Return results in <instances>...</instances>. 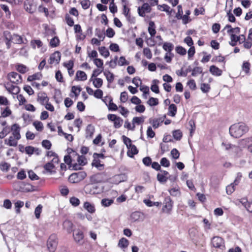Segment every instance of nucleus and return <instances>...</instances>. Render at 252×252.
Segmentation results:
<instances>
[{"instance_id":"nucleus-54","label":"nucleus","mask_w":252,"mask_h":252,"mask_svg":"<svg viewBox=\"0 0 252 252\" xmlns=\"http://www.w3.org/2000/svg\"><path fill=\"white\" fill-rule=\"evenodd\" d=\"M15 96H16V98L19 101V105L20 106L24 104L26 102V99L22 94H17Z\"/></svg>"},{"instance_id":"nucleus-26","label":"nucleus","mask_w":252,"mask_h":252,"mask_svg":"<svg viewBox=\"0 0 252 252\" xmlns=\"http://www.w3.org/2000/svg\"><path fill=\"white\" fill-rule=\"evenodd\" d=\"M84 208L90 213H94L95 211L94 205L89 202H85L83 205Z\"/></svg>"},{"instance_id":"nucleus-17","label":"nucleus","mask_w":252,"mask_h":252,"mask_svg":"<svg viewBox=\"0 0 252 252\" xmlns=\"http://www.w3.org/2000/svg\"><path fill=\"white\" fill-rule=\"evenodd\" d=\"M37 101L44 105L49 101V98L46 93L40 92L38 94Z\"/></svg>"},{"instance_id":"nucleus-30","label":"nucleus","mask_w":252,"mask_h":252,"mask_svg":"<svg viewBox=\"0 0 252 252\" xmlns=\"http://www.w3.org/2000/svg\"><path fill=\"white\" fill-rule=\"evenodd\" d=\"M72 155L76 156L77 162L80 165H84L87 163V159L84 156L77 155L74 152Z\"/></svg>"},{"instance_id":"nucleus-42","label":"nucleus","mask_w":252,"mask_h":252,"mask_svg":"<svg viewBox=\"0 0 252 252\" xmlns=\"http://www.w3.org/2000/svg\"><path fill=\"white\" fill-rule=\"evenodd\" d=\"M16 70L21 73H25L28 71L27 67L22 64H18L16 65Z\"/></svg>"},{"instance_id":"nucleus-8","label":"nucleus","mask_w":252,"mask_h":252,"mask_svg":"<svg viewBox=\"0 0 252 252\" xmlns=\"http://www.w3.org/2000/svg\"><path fill=\"white\" fill-rule=\"evenodd\" d=\"M239 148L249 149L252 145V136L241 139L238 141Z\"/></svg>"},{"instance_id":"nucleus-14","label":"nucleus","mask_w":252,"mask_h":252,"mask_svg":"<svg viewBox=\"0 0 252 252\" xmlns=\"http://www.w3.org/2000/svg\"><path fill=\"white\" fill-rule=\"evenodd\" d=\"M61 60V54L59 52H55L50 57L48 62L51 64H57L59 63Z\"/></svg>"},{"instance_id":"nucleus-11","label":"nucleus","mask_w":252,"mask_h":252,"mask_svg":"<svg viewBox=\"0 0 252 252\" xmlns=\"http://www.w3.org/2000/svg\"><path fill=\"white\" fill-rule=\"evenodd\" d=\"M5 87L9 93L13 94V98H15V95L20 92V88L18 86L8 83L5 85Z\"/></svg>"},{"instance_id":"nucleus-44","label":"nucleus","mask_w":252,"mask_h":252,"mask_svg":"<svg viewBox=\"0 0 252 252\" xmlns=\"http://www.w3.org/2000/svg\"><path fill=\"white\" fill-rule=\"evenodd\" d=\"M92 165L98 169L101 170L103 169L104 165L102 164L99 159H94L92 162Z\"/></svg>"},{"instance_id":"nucleus-2","label":"nucleus","mask_w":252,"mask_h":252,"mask_svg":"<svg viewBox=\"0 0 252 252\" xmlns=\"http://www.w3.org/2000/svg\"><path fill=\"white\" fill-rule=\"evenodd\" d=\"M58 244V238L56 234H51L47 241V248L49 252H55Z\"/></svg>"},{"instance_id":"nucleus-23","label":"nucleus","mask_w":252,"mask_h":252,"mask_svg":"<svg viewBox=\"0 0 252 252\" xmlns=\"http://www.w3.org/2000/svg\"><path fill=\"white\" fill-rule=\"evenodd\" d=\"M90 81L92 82L93 85L96 88H100L103 85V80L100 78H90Z\"/></svg>"},{"instance_id":"nucleus-21","label":"nucleus","mask_w":252,"mask_h":252,"mask_svg":"<svg viewBox=\"0 0 252 252\" xmlns=\"http://www.w3.org/2000/svg\"><path fill=\"white\" fill-rule=\"evenodd\" d=\"M129 245V241L127 239L125 238H121L118 243V246L122 249L124 252L126 251V250L127 248Z\"/></svg>"},{"instance_id":"nucleus-5","label":"nucleus","mask_w":252,"mask_h":252,"mask_svg":"<svg viewBox=\"0 0 252 252\" xmlns=\"http://www.w3.org/2000/svg\"><path fill=\"white\" fill-rule=\"evenodd\" d=\"M84 190L86 194H98L100 192V189L98 186L94 184L86 185L84 188Z\"/></svg>"},{"instance_id":"nucleus-31","label":"nucleus","mask_w":252,"mask_h":252,"mask_svg":"<svg viewBox=\"0 0 252 252\" xmlns=\"http://www.w3.org/2000/svg\"><path fill=\"white\" fill-rule=\"evenodd\" d=\"M162 44V48L166 52H171L174 49V45L172 43L166 42Z\"/></svg>"},{"instance_id":"nucleus-7","label":"nucleus","mask_w":252,"mask_h":252,"mask_svg":"<svg viewBox=\"0 0 252 252\" xmlns=\"http://www.w3.org/2000/svg\"><path fill=\"white\" fill-rule=\"evenodd\" d=\"M173 202L169 197L165 198L163 202L162 211L167 214H170L172 210Z\"/></svg>"},{"instance_id":"nucleus-4","label":"nucleus","mask_w":252,"mask_h":252,"mask_svg":"<svg viewBox=\"0 0 252 252\" xmlns=\"http://www.w3.org/2000/svg\"><path fill=\"white\" fill-rule=\"evenodd\" d=\"M221 146L226 150H231L232 152H235L236 157H240L242 156V150L238 146L232 145L226 142H223L221 143Z\"/></svg>"},{"instance_id":"nucleus-22","label":"nucleus","mask_w":252,"mask_h":252,"mask_svg":"<svg viewBox=\"0 0 252 252\" xmlns=\"http://www.w3.org/2000/svg\"><path fill=\"white\" fill-rule=\"evenodd\" d=\"M34 190V187L29 184L22 183L20 186V190L23 192H31Z\"/></svg>"},{"instance_id":"nucleus-12","label":"nucleus","mask_w":252,"mask_h":252,"mask_svg":"<svg viewBox=\"0 0 252 252\" xmlns=\"http://www.w3.org/2000/svg\"><path fill=\"white\" fill-rule=\"evenodd\" d=\"M73 238L74 241L78 244H82V241L84 238V234L83 232L78 229L74 230Z\"/></svg>"},{"instance_id":"nucleus-45","label":"nucleus","mask_w":252,"mask_h":252,"mask_svg":"<svg viewBox=\"0 0 252 252\" xmlns=\"http://www.w3.org/2000/svg\"><path fill=\"white\" fill-rule=\"evenodd\" d=\"M33 126L35 129L38 131H42L43 129V125L40 121H36L33 123Z\"/></svg>"},{"instance_id":"nucleus-47","label":"nucleus","mask_w":252,"mask_h":252,"mask_svg":"<svg viewBox=\"0 0 252 252\" xmlns=\"http://www.w3.org/2000/svg\"><path fill=\"white\" fill-rule=\"evenodd\" d=\"M117 63L119 66L128 65L129 63V62L127 61L123 56L121 57L119 60H117Z\"/></svg>"},{"instance_id":"nucleus-29","label":"nucleus","mask_w":252,"mask_h":252,"mask_svg":"<svg viewBox=\"0 0 252 252\" xmlns=\"http://www.w3.org/2000/svg\"><path fill=\"white\" fill-rule=\"evenodd\" d=\"M249 202L247 197H243L240 199H236L233 201V202L237 206L241 204L244 207Z\"/></svg>"},{"instance_id":"nucleus-36","label":"nucleus","mask_w":252,"mask_h":252,"mask_svg":"<svg viewBox=\"0 0 252 252\" xmlns=\"http://www.w3.org/2000/svg\"><path fill=\"white\" fill-rule=\"evenodd\" d=\"M103 74L109 83H112L114 81V75L109 70H105L103 72Z\"/></svg>"},{"instance_id":"nucleus-61","label":"nucleus","mask_w":252,"mask_h":252,"mask_svg":"<svg viewBox=\"0 0 252 252\" xmlns=\"http://www.w3.org/2000/svg\"><path fill=\"white\" fill-rule=\"evenodd\" d=\"M42 206L40 204L38 205L34 210V214L36 219L40 218V214L42 212Z\"/></svg>"},{"instance_id":"nucleus-58","label":"nucleus","mask_w":252,"mask_h":252,"mask_svg":"<svg viewBox=\"0 0 252 252\" xmlns=\"http://www.w3.org/2000/svg\"><path fill=\"white\" fill-rule=\"evenodd\" d=\"M113 123L114 127L116 128H119L122 126L123 120L120 117H118Z\"/></svg>"},{"instance_id":"nucleus-64","label":"nucleus","mask_w":252,"mask_h":252,"mask_svg":"<svg viewBox=\"0 0 252 252\" xmlns=\"http://www.w3.org/2000/svg\"><path fill=\"white\" fill-rule=\"evenodd\" d=\"M44 169L47 171L51 172L52 170L55 167V165H54V163H53L49 162L44 165Z\"/></svg>"},{"instance_id":"nucleus-3","label":"nucleus","mask_w":252,"mask_h":252,"mask_svg":"<svg viewBox=\"0 0 252 252\" xmlns=\"http://www.w3.org/2000/svg\"><path fill=\"white\" fill-rule=\"evenodd\" d=\"M87 176L84 171H80L71 174L68 177V181L71 183H77L82 181Z\"/></svg>"},{"instance_id":"nucleus-56","label":"nucleus","mask_w":252,"mask_h":252,"mask_svg":"<svg viewBox=\"0 0 252 252\" xmlns=\"http://www.w3.org/2000/svg\"><path fill=\"white\" fill-rule=\"evenodd\" d=\"M32 47L34 49L35 48L36 46L38 48H40L42 46V42L40 40H33L31 42Z\"/></svg>"},{"instance_id":"nucleus-35","label":"nucleus","mask_w":252,"mask_h":252,"mask_svg":"<svg viewBox=\"0 0 252 252\" xmlns=\"http://www.w3.org/2000/svg\"><path fill=\"white\" fill-rule=\"evenodd\" d=\"M158 9L167 12L168 15H170L172 12V10L170 7L167 4L158 5Z\"/></svg>"},{"instance_id":"nucleus-53","label":"nucleus","mask_w":252,"mask_h":252,"mask_svg":"<svg viewBox=\"0 0 252 252\" xmlns=\"http://www.w3.org/2000/svg\"><path fill=\"white\" fill-rule=\"evenodd\" d=\"M210 89V86L208 84L202 83L200 85V89L204 93H207L209 92Z\"/></svg>"},{"instance_id":"nucleus-48","label":"nucleus","mask_w":252,"mask_h":252,"mask_svg":"<svg viewBox=\"0 0 252 252\" xmlns=\"http://www.w3.org/2000/svg\"><path fill=\"white\" fill-rule=\"evenodd\" d=\"M144 121V118L143 117H135L132 119V123L134 125H139L142 123H143Z\"/></svg>"},{"instance_id":"nucleus-25","label":"nucleus","mask_w":252,"mask_h":252,"mask_svg":"<svg viewBox=\"0 0 252 252\" xmlns=\"http://www.w3.org/2000/svg\"><path fill=\"white\" fill-rule=\"evenodd\" d=\"M209 71L213 75L217 76H220L222 74V70L215 65H211Z\"/></svg>"},{"instance_id":"nucleus-55","label":"nucleus","mask_w":252,"mask_h":252,"mask_svg":"<svg viewBox=\"0 0 252 252\" xmlns=\"http://www.w3.org/2000/svg\"><path fill=\"white\" fill-rule=\"evenodd\" d=\"M60 40L58 37L55 36L53 37L50 42V45L52 47H55L58 46L59 45Z\"/></svg>"},{"instance_id":"nucleus-41","label":"nucleus","mask_w":252,"mask_h":252,"mask_svg":"<svg viewBox=\"0 0 252 252\" xmlns=\"http://www.w3.org/2000/svg\"><path fill=\"white\" fill-rule=\"evenodd\" d=\"M238 185H235L234 182L230 184L226 187V192L227 194H232L235 190V187Z\"/></svg>"},{"instance_id":"nucleus-49","label":"nucleus","mask_w":252,"mask_h":252,"mask_svg":"<svg viewBox=\"0 0 252 252\" xmlns=\"http://www.w3.org/2000/svg\"><path fill=\"white\" fill-rule=\"evenodd\" d=\"M94 64L98 67L103 69V62L100 59L95 58L94 60Z\"/></svg>"},{"instance_id":"nucleus-63","label":"nucleus","mask_w":252,"mask_h":252,"mask_svg":"<svg viewBox=\"0 0 252 252\" xmlns=\"http://www.w3.org/2000/svg\"><path fill=\"white\" fill-rule=\"evenodd\" d=\"M81 90V89L79 86H72L71 88V92L74 94L76 97L79 95Z\"/></svg>"},{"instance_id":"nucleus-51","label":"nucleus","mask_w":252,"mask_h":252,"mask_svg":"<svg viewBox=\"0 0 252 252\" xmlns=\"http://www.w3.org/2000/svg\"><path fill=\"white\" fill-rule=\"evenodd\" d=\"M169 192L171 195L174 196H179L180 194L179 188L178 187H175L171 189H170L169 190Z\"/></svg>"},{"instance_id":"nucleus-27","label":"nucleus","mask_w":252,"mask_h":252,"mask_svg":"<svg viewBox=\"0 0 252 252\" xmlns=\"http://www.w3.org/2000/svg\"><path fill=\"white\" fill-rule=\"evenodd\" d=\"M159 81L158 79H154L152 82V85L151 86V90L153 92L158 94L159 93L158 84Z\"/></svg>"},{"instance_id":"nucleus-32","label":"nucleus","mask_w":252,"mask_h":252,"mask_svg":"<svg viewBox=\"0 0 252 252\" xmlns=\"http://www.w3.org/2000/svg\"><path fill=\"white\" fill-rule=\"evenodd\" d=\"M141 214L139 212H133L130 216V220L132 222L138 221L141 218Z\"/></svg>"},{"instance_id":"nucleus-39","label":"nucleus","mask_w":252,"mask_h":252,"mask_svg":"<svg viewBox=\"0 0 252 252\" xmlns=\"http://www.w3.org/2000/svg\"><path fill=\"white\" fill-rule=\"evenodd\" d=\"M114 202L112 199L104 198L101 201V204L104 207H108L111 206Z\"/></svg>"},{"instance_id":"nucleus-28","label":"nucleus","mask_w":252,"mask_h":252,"mask_svg":"<svg viewBox=\"0 0 252 252\" xmlns=\"http://www.w3.org/2000/svg\"><path fill=\"white\" fill-rule=\"evenodd\" d=\"M76 79L80 81H85L87 79L86 73L83 71H77L76 73Z\"/></svg>"},{"instance_id":"nucleus-38","label":"nucleus","mask_w":252,"mask_h":252,"mask_svg":"<svg viewBox=\"0 0 252 252\" xmlns=\"http://www.w3.org/2000/svg\"><path fill=\"white\" fill-rule=\"evenodd\" d=\"M148 32L151 36L155 35L156 31L155 30V25L154 22L151 21L149 24Z\"/></svg>"},{"instance_id":"nucleus-18","label":"nucleus","mask_w":252,"mask_h":252,"mask_svg":"<svg viewBox=\"0 0 252 252\" xmlns=\"http://www.w3.org/2000/svg\"><path fill=\"white\" fill-rule=\"evenodd\" d=\"M168 173L166 171L161 170L160 173L157 175L158 180L160 183H165L168 179L167 175Z\"/></svg>"},{"instance_id":"nucleus-50","label":"nucleus","mask_w":252,"mask_h":252,"mask_svg":"<svg viewBox=\"0 0 252 252\" xmlns=\"http://www.w3.org/2000/svg\"><path fill=\"white\" fill-rule=\"evenodd\" d=\"M123 175H117L114 176L112 179V181L115 184H119V183L124 181Z\"/></svg>"},{"instance_id":"nucleus-6","label":"nucleus","mask_w":252,"mask_h":252,"mask_svg":"<svg viewBox=\"0 0 252 252\" xmlns=\"http://www.w3.org/2000/svg\"><path fill=\"white\" fill-rule=\"evenodd\" d=\"M7 78L11 83L18 84L22 82L21 76L17 72H11L7 75Z\"/></svg>"},{"instance_id":"nucleus-59","label":"nucleus","mask_w":252,"mask_h":252,"mask_svg":"<svg viewBox=\"0 0 252 252\" xmlns=\"http://www.w3.org/2000/svg\"><path fill=\"white\" fill-rule=\"evenodd\" d=\"M37 149H35L32 146H27L25 148V152L27 154L32 155L34 152L37 151Z\"/></svg>"},{"instance_id":"nucleus-57","label":"nucleus","mask_w":252,"mask_h":252,"mask_svg":"<svg viewBox=\"0 0 252 252\" xmlns=\"http://www.w3.org/2000/svg\"><path fill=\"white\" fill-rule=\"evenodd\" d=\"M173 136L177 140H180L182 137V133L180 130H176L173 131Z\"/></svg>"},{"instance_id":"nucleus-43","label":"nucleus","mask_w":252,"mask_h":252,"mask_svg":"<svg viewBox=\"0 0 252 252\" xmlns=\"http://www.w3.org/2000/svg\"><path fill=\"white\" fill-rule=\"evenodd\" d=\"M239 29V27L232 28L231 25L227 24L224 27L223 30H226L227 33L229 34L233 32L236 33Z\"/></svg>"},{"instance_id":"nucleus-34","label":"nucleus","mask_w":252,"mask_h":252,"mask_svg":"<svg viewBox=\"0 0 252 252\" xmlns=\"http://www.w3.org/2000/svg\"><path fill=\"white\" fill-rule=\"evenodd\" d=\"M63 228L66 230L68 233H70L72 231V223L69 220H65L63 223Z\"/></svg>"},{"instance_id":"nucleus-60","label":"nucleus","mask_w":252,"mask_h":252,"mask_svg":"<svg viewBox=\"0 0 252 252\" xmlns=\"http://www.w3.org/2000/svg\"><path fill=\"white\" fill-rule=\"evenodd\" d=\"M147 103L151 106L157 105L158 104V98L154 97H150Z\"/></svg>"},{"instance_id":"nucleus-37","label":"nucleus","mask_w":252,"mask_h":252,"mask_svg":"<svg viewBox=\"0 0 252 252\" xmlns=\"http://www.w3.org/2000/svg\"><path fill=\"white\" fill-rule=\"evenodd\" d=\"M177 112V107L174 104H171L169 105L168 108V115L174 117Z\"/></svg>"},{"instance_id":"nucleus-62","label":"nucleus","mask_w":252,"mask_h":252,"mask_svg":"<svg viewBox=\"0 0 252 252\" xmlns=\"http://www.w3.org/2000/svg\"><path fill=\"white\" fill-rule=\"evenodd\" d=\"M143 54L148 59H151L152 57L151 51L148 48L143 49Z\"/></svg>"},{"instance_id":"nucleus-33","label":"nucleus","mask_w":252,"mask_h":252,"mask_svg":"<svg viewBox=\"0 0 252 252\" xmlns=\"http://www.w3.org/2000/svg\"><path fill=\"white\" fill-rule=\"evenodd\" d=\"M162 123V121L159 118H155L150 120V123L152 125L154 128H158Z\"/></svg>"},{"instance_id":"nucleus-15","label":"nucleus","mask_w":252,"mask_h":252,"mask_svg":"<svg viewBox=\"0 0 252 252\" xmlns=\"http://www.w3.org/2000/svg\"><path fill=\"white\" fill-rule=\"evenodd\" d=\"M240 32V29H239L237 32H232L228 34L230 36V41L229 42V44L232 46H235L236 45L237 43L238 42V37Z\"/></svg>"},{"instance_id":"nucleus-1","label":"nucleus","mask_w":252,"mask_h":252,"mask_svg":"<svg viewBox=\"0 0 252 252\" xmlns=\"http://www.w3.org/2000/svg\"><path fill=\"white\" fill-rule=\"evenodd\" d=\"M249 130V127L244 123H239L232 125L229 128V133L234 138H239Z\"/></svg>"},{"instance_id":"nucleus-46","label":"nucleus","mask_w":252,"mask_h":252,"mask_svg":"<svg viewBox=\"0 0 252 252\" xmlns=\"http://www.w3.org/2000/svg\"><path fill=\"white\" fill-rule=\"evenodd\" d=\"M10 167L9 163L6 162H2L0 163V169L3 172H7Z\"/></svg>"},{"instance_id":"nucleus-52","label":"nucleus","mask_w":252,"mask_h":252,"mask_svg":"<svg viewBox=\"0 0 252 252\" xmlns=\"http://www.w3.org/2000/svg\"><path fill=\"white\" fill-rule=\"evenodd\" d=\"M41 78V74L40 73H35L32 75H30L28 77V81H32L35 80H40Z\"/></svg>"},{"instance_id":"nucleus-13","label":"nucleus","mask_w":252,"mask_h":252,"mask_svg":"<svg viewBox=\"0 0 252 252\" xmlns=\"http://www.w3.org/2000/svg\"><path fill=\"white\" fill-rule=\"evenodd\" d=\"M24 7L26 10L30 13H33L36 10L33 0H26L25 2Z\"/></svg>"},{"instance_id":"nucleus-20","label":"nucleus","mask_w":252,"mask_h":252,"mask_svg":"<svg viewBox=\"0 0 252 252\" xmlns=\"http://www.w3.org/2000/svg\"><path fill=\"white\" fill-rule=\"evenodd\" d=\"M3 36L5 39V43L7 48H9L11 46V42H12V38L13 35L8 31H5L3 32Z\"/></svg>"},{"instance_id":"nucleus-10","label":"nucleus","mask_w":252,"mask_h":252,"mask_svg":"<svg viewBox=\"0 0 252 252\" xmlns=\"http://www.w3.org/2000/svg\"><path fill=\"white\" fill-rule=\"evenodd\" d=\"M151 11V6L147 3H144L142 6L138 8V14L141 17L145 16L146 14L150 13Z\"/></svg>"},{"instance_id":"nucleus-9","label":"nucleus","mask_w":252,"mask_h":252,"mask_svg":"<svg viewBox=\"0 0 252 252\" xmlns=\"http://www.w3.org/2000/svg\"><path fill=\"white\" fill-rule=\"evenodd\" d=\"M213 246L216 248L222 249L224 248V243L223 239L219 236L214 237L211 240Z\"/></svg>"},{"instance_id":"nucleus-19","label":"nucleus","mask_w":252,"mask_h":252,"mask_svg":"<svg viewBox=\"0 0 252 252\" xmlns=\"http://www.w3.org/2000/svg\"><path fill=\"white\" fill-rule=\"evenodd\" d=\"M19 139H17L16 137L11 136L9 138L5 139L4 140V143L5 144L9 146H16L17 145V141Z\"/></svg>"},{"instance_id":"nucleus-24","label":"nucleus","mask_w":252,"mask_h":252,"mask_svg":"<svg viewBox=\"0 0 252 252\" xmlns=\"http://www.w3.org/2000/svg\"><path fill=\"white\" fill-rule=\"evenodd\" d=\"M128 151L127 152V155L128 157L132 158L134 155L138 153V150L136 146L134 145H131L127 147Z\"/></svg>"},{"instance_id":"nucleus-40","label":"nucleus","mask_w":252,"mask_h":252,"mask_svg":"<svg viewBox=\"0 0 252 252\" xmlns=\"http://www.w3.org/2000/svg\"><path fill=\"white\" fill-rule=\"evenodd\" d=\"M98 51L101 55L105 58H107L109 56V52L105 47L102 46L99 47Z\"/></svg>"},{"instance_id":"nucleus-16","label":"nucleus","mask_w":252,"mask_h":252,"mask_svg":"<svg viewBox=\"0 0 252 252\" xmlns=\"http://www.w3.org/2000/svg\"><path fill=\"white\" fill-rule=\"evenodd\" d=\"M12 42L16 44H26L28 43V40L26 38L18 34H13V38H12Z\"/></svg>"}]
</instances>
